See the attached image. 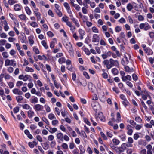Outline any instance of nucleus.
<instances>
[{"label": "nucleus", "instance_id": "obj_1", "mask_svg": "<svg viewBox=\"0 0 154 154\" xmlns=\"http://www.w3.org/2000/svg\"><path fill=\"white\" fill-rule=\"evenodd\" d=\"M104 64L106 66L107 68L109 69L114 66H118L119 65V63L117 60H114L112 59H110L109 61L106 60L103 61Z\"/></svg>", "mask_w": 154, "mask_h": 154}, {"label": "nucleus", "instance_id": "obj_2", "mask_svg": "<svg viewBox=\"0 0 154 154\" xmlns=\"http://www.w3.org/2000/svg\"><path fill=\"white\" fill-rule=\"evenodd\" d=\"M16 65V63L15 61L13 60H10L6 59L5 61V66H12L14 67Z\"/></svg>", "mask_w": 154, "mask_h": 154}, {"label": "nucleus", "instance_id": "obj_3", "mask_svg": "<svg viewBox=\"0 0 154 154\" xmlns=\"http://www.w3.org/2000/svg\"><path fill=\"white\" fill-rule=\"evenodd\" d=\"M63 44L69 53L72 52L73 51L72 47L70 42H63Z\"/></svg>", "mask_w": 154, "mask_h": 154}, {"label": "nucleus", "instance_id": "obj_4", "mask_svg": "<svg viewBox=\"0 0 154 154\" xmlns=\"http://www.w3.org/2000/svg\"><path fill=\"white\" fill-rule=\"evenodd\" d=\"M96 95L94 94L93 97L92 98V101L91 102V105L92 108L96 112Z\"/></svg>", "mask_w": 154, "mask_h": 154}, {"label": "nucleus", "instance_id": "obj_5", "mask_svg": "<svg viewBox=\"0 0 154 154\" xmlns=\"http://www.w3.org/2000/svg\"><path fill=\"white\" fill-rule=\"evenodd\" d=\"M30 77V76L26 74L24 75L21 74L19 76L18 78L20 80H22L24 81H26L29 79Z\"/></svg>", "mask_w": 154, "mask_h": 154}, {"label": "nucleus", "instance_id": "obj_6", "mask_svg": "<svg viewBox=\"0 0 154 154\" xmlns=\"http://www.w3.org/2000/svg\"><path fill=\"white\" fill-rule=\"evenodd\" d=\"M33 108L36 111H40L43 110L44 107L40 104H37L34 106Z\"/></svg>", "mask_w": 154, "mask_h": 154}, {"label": "nucleus", "instance_id": "obj_7", "mask_svg": "<svg viewBox=\"0 0 154 154\" xmlns=\"http://www.w3.org/2000/svg\"><path fill=\"white\" fill-rule=\"evenodd\" d=\"M88 87L89 90H90L92 92L94 93L96 91V87L91 82L89 83L88 84Z\"/></svg>", "mask_w": 154, "mask_h": 154}, {"label": "nucleus", "instance_id": "obj_8", "mask_svg": "<svg viewBox=\"0 0 154 154\" xmlns=\"http://www.w3.org/2000/svg\"><path fill=\"white\" fill-rule=\"evenodd\" d=\"M57 137V140L58 141H63V135L61 132H60L57 133L56 134Z\"/></svg>", "mask_w": 154, "mask_h": 154}, {"label": "nucleus", "instance_id": "obj_9", "mask_svg": "<svg viewBox=\"0 0 154 154\" xmlns=\"http://www.w3.org/2000/svg\"><path fill=\"white\" fill-rule=\"evenodd\" d=\"M71 19L76 26L77 27H80V24L78 20L77 19L74 17H73L72 16L71 17Z\"/></svg>", "mask_w": 154, "mask_h": 154}, {"label": "nucleus", "instance_id": "obj_10", "mask_svg": "<svg viewBox=\"0 0 154 154\" xmlns=\"http://www.w3.org/2000/svg\"><path fill=\"white\" fill-rule=\"evenodd\" d=\"M127 147H128V146L126 144V143H123L122 144L121 146L118 148V149L119 151L123 152Z\"/></svg>", "mask_w": 154, "mask_h": 154}, {"label": "nucleus", "instance_id": "obj_11", "mask_svg": "<svg viewBox=\"0 0 154 154\" xmlns=\"http://www.w3.org/2000/svg\"><path fill=\"white\" fill-rule=\"evenodd\" d=\"M1 23L2 24L4 25V28L5 31H8L9 29V27L8 25V23L6 20H2L1 21Z\"/></svg>", "mask_w": 154, "mask_h": 154}, {"label": "nucleus", "instance_id": "obj_12", "mask_svg": "<svg viewBox=\"0 0 154 154\" xmlns=\"http://www.w3.org/2000/svg\"><path fill=\"white\" fill-rule=\"evenodd\" d=\"M34 37L33 35H31L28 37L29 43L31 46H32L34 43Z\"/></svg>", "mask_w": 154, "mask_h": 154}, {"label": "nucleus", "instance_id": "obj_13", "mask_svg": "<svg viewBox=\"0 0 154 154\" xmlns=\"http://www.w3.org/2000/svg\"><path fill=\"white\" fill-rule=\"evenodd\" d=\"M13 93L15 94L21 95L23 94V93L19 89L14 88L12 90Z\"/></svg>", "mask_w": 154, "mask_h": 154}, {"label": "nucleus", "instance_id": "obj_14", "mask_svg": "<svg viewBox=\"0 0 154 154\" xmlns=\"http://www.w3.org/2000/svg\"><path fill=\"white\" fill-rule=\"evenodd\" d=\"M128 142L126 143L128 146V147H132L133 146L132 143H133L134 141L133 139L131 137H129L128 139Z\"/></svg>", "mask_w": 154, "mask_h": 154}, {"label": "nucleus", "instance_id": "obj_15", "mask_svg": "<svg viewBox=\"0 0 154 154\" xmlns=\"http://www.w3.org/2000/svg\"><path fill=\"white\" fill-rule=\"evenodd\" d=\"M19 38L22 43H26V37L24 34H21L19 37Z\"/></svg>", "mask_w": 154, "mask_h": 154}, {"label": "nucleus", "instance_id": "obj_16", "mask_svg": "<svg viewBox=\"0 0 154 154\" xmlns=\"http://www.w3.org/2000/svg\"><path fill=\"white\" fill-rule=\"evenodd\" d=\"M62 21L65 22L67 25L71 22L69 21V18L66 15L64 16L62 18Z\"/></svg>", "mask_w": 154, "mask_h": 154}, {"label": "nucleus", "instance_id": "obj_17", "mask_svg": "<svg viewBox=\"0 0 154 154\" xmlns=\"http://www.w3.org/2000/svg\"><path fill=\"white\" fill-rule=\"evenodd\" d=\"M97 117L99 118L102 121L104 122L106 121L105 117L104 116L103 113L101 112L98 113Z\"/></svg>", "mask_w": 154, "mask_h": 154}, {"label": "nucleus", "instance_id": "obj_18", "mask_svg": "<svg viewBox=\"0 0 154 154\" xmlns=\"http://www.w3.org/2000/svg\"><path fill=\"white\" fill-rule=\"evenodd\" d=\"M35 113L32 109H29L27 112L28 116L29 118H32L34 116Z\"/></svg>", "mask_w": 154, "mask_h": 154}, {"label": "nucleus", "instance_id": "obj_19", "mask_svg": "<svg viewBox=\"0 0 154 154\" xmlns=\"http://www.w3.org/2000/svg\"><path fill=\"white\" fill-rule=\"evenodd\" d=\"M112 54V53L111 51H109L105 54H102V57L103 59H104L108 58V57L111 56Z\"/></svg>", "mask_w": 154, "mask_h": 154}, {"label": "nucleus", "instance_id": "obj_20", "mask_svg": "<svg viewBox=\"0 0 154 154\" xmlns=\"http://www.w3.org/2000/svg\"><path fill=\"white\" fill-rule=\"evenodd\" d=\"M67 26L70 27V30L72 32V33H74V32H75V30L76 28L75 26L72 24V23L71 22L68 24Z\"/></svg>", "mask_w": 154, "mask_h": 154}, {"label": "nucleus", "instance_id": "obj_21", "mask_svg": "<svg viewBox=\"0 0 154 154\" xmlns=\"http://www.w3.org/2000/svg\"><path fill=\"white\" fill-rule=\"evenodd\" d=\"M78 32L79 34L80 39H82L83 38V36L85 34V31L81 29H79L78 30Z\"/></svg>", "mask_w": 154, "mask_h": 154}, {"label": "nucleus", "instance_id": "obj_22", "mask_svg": "<svg viewBox=\"0 0 154 154\" xmlns=\"http://www.w3.org/2000/svg\"><path fill=\"white\" fill-rule=\"evenodd\" d=\"M22 8V6L18 4H16L14 6V9L15 11H20Z\"/></svg>", "mask_w": 154, "mask_h": 154}, {"label": "nucleus", "instance_id": "obj_23", "mask_svg": "<svg viewBox=\"0 0 154 154\" xmlns=\"http://www.w3.org/2000/svg\"><path fill=\"white\" fill-rule=\"evenodd\" d=\"M22 108L24 109L28 110L32 109V107L28 104L25 103L22 105Z\"/></svg>", "mask_w": 154, "mask_h": 154}, {"label": "nucleus", "instance_id": "obj_24", "mask_svg": "<svg viewBox=\"0 0 154 154\" xmlns=\"http://www.w3.org/2000/svg\"><path fill=\"white\" fill-rule=\"evenodd\" d=\"M124 69L125 71L128 73L132 72L134 71L133 68H130L129 66H125Z\"/></svg>", "mask_w": 154, "mask_h": 154}, {"label": "nucleus", "instance_id": "obj_25", "mask_svg": "<svg viewBox=\"0 0 154 154\" xmlns=\"http://www.w3.org/2000/svg\"><path fill=\"white\" fill-rule=\"evenodd\" d=\"M121 78L122 80L123 81H125L127 80L129 81H131V76L129 75H128L126 76H125L124 77H122Z\"/></svg>", "mask_w": 154, "mask_h": 154}, {"label": "nucleus", "instance_id": "obj_26", "mask_svg": "<svg viewBox=\"0 0 154 154\" xmlns=\"http://www.w3.org/2000/svg\"><path fill=\"white\" fill-rule=\"evenodd\" d=\"M30 101L32 103H37L38 102V99L36 97L34 96L30 100Z\"/></svg>", "mask_w": 154, "mask_h": 154}, {"label": "nucleus", "instance_id": "obj_27", "mask_svg": "<svg viewBox=\"0 0 154 154\" xmlns=\"http://www.w3.org/2000/svg\"><path fill=\"white\" fill-rule=\"evenodd\" d=\"M18 17L22 20L26 21L27 19L25 14H22L18 15Z\"/></svg>", "mask_w": 154, "mask_h": 154}, {"label": "nucleus", "instance_id": "obj_28", "mask_svg": "<svg viewBox=\"0 0 154 154\" xmlns=\"http://www.w3.org/2000/svg\"><path fill=\"white\" fill-rule=\"evenodd\" d=\"M25 11L28 15H30L32 14V11L30 8L27 6H26L25 7Z\"/></svg>", "mask_w": 154, "mask_h": 154}, {"label": "nucleus", "instance_id": "obj_29", "mask_svg": "<svg viewBox=\"0 0 154 154\" xmlns=\"http://www.w3.org/2000/svg\"><path fill=\"white\" fill-rule=\"evenodd\" d=\"M66 60L64 57H61L58 60V62L60 64H62L65 63Z\"/></svg>", "mask_w": 154, "mask_h": 154}, {"label": "nucleus", "instance_id": "obj_30", "mask_svg": "<svg viewBox=\"0 0 154 154\" xmlns=\"http://www.w3.org/2000/svg\"><path fill=\"white\" fill-rule=\"evenodd\" d=\"M30 5L32 8H33L34 10H38V9L36 8V5L34 2L32 0L30 1Z\"/></svg>", "mask_w": 154, "mask_h": 154}, {"label": "nucleus", "instance_id": "obj_31", "mask_svg": "<svg viewBox=\"0 0 154 154\" xmlns=\"http://www.w3.org/2000/svg\"><path fill=\"white\" fill-rule=\"evenodd\" d=\"M16 99L17 102L20 103L21 102V101L23 100V97L22 96L19 95L17 96Z\"/></svg>", "mask_w": 154, "mask_h": 154}, {"label": "nucleus", "instance_id": "obj_32", "mask_svg": "<svg viewBox=\"0 0 154 154\" xmlns=\"http://www.w3.org/2000/svg\"><path fill=\"white\" fill-rule=\"evenodd\" d=\"M49 132L51 134H53L56 132L57 131V129L56 128H49V130H48Z\"/></svg>", "mask_w": 154, "mask_h": 154}, {"label": "nucleus", "instance_id": "obj_33", "mask_svg": "<svg viewBox=\"0 0 154 154\" xmlns=\"http://www.w3.org/2000/svg\"><path fill=\"white\" fill-rule=\"evenodd\" d=\"M30 25L33 28H36L38 26V23L35 21L31 22L30 23Z\"/></svg>", "mask_w": 154, "mask_h": 154}, {"label": "nucleus", "instance_id": "obj_34", "mask_svg": "<svg viewBox=\"0 0 154 154\" xmlns=\"http://www.w3.org/2000/svg\"><path fill=\"white\" fill-rule=\"evenodd\" d=\"M125 61L124 60H122L121 63L122 65L124 66H125L126 65L128 64L129 61L128 60V58L127 57H125Z\"/></svg>", "mask_w": 154, "mask_h": 154}, {"label": "nucleus", "instance_id": "obj_35", "mask_svg": "<svg viewBox=\"0 0 154 154\" xmlns=\"http://www.w3.org/2000/svg\"><path fill=\"white\" fill-rule=\"evenodd\" d=\"M54 83L55 86L57 89H58L60 88V89H62V87L61 86V85L60 83H58L57 81H54Z\"/></svg>", "mask_w": 154, "mask_h": 154}, {"label": "nucleus", "instance_id": "obj_36", "mask_svg": "<svg viewBox=\"0 0 154 154\" xmlns=\"http://www.w3.org/2000/svg\"><path fill=\"white\" fill-rule=\"evenodd\" d=\"M4 77L6 80H8L12 79H13V78L8 74H5L4 75Z\"/></svg>", "mask_w": 154, "mask_h": 154}, {"label": "nucleus", "instance_id": "obj_37", "mask_svg": "<svg viewBox=\"0 0 154 154\" xmlns=\"http://www.w3.org/2000/svg\"><path fill=\"white\" fill-rule=\"evenodd\" d=\"M48 117L49 119L51 120L55 119L56 118L55 115L52 113H50L49 114L48 116Z\"/></svg>", "mask_w": 154, "mask_h": 154}, {"label": "nucleus", "instance_id": "obj_38", "mask_svg": "<svg viewBox=\"0 0 154 154\" xmlns=\"http://www.w3.org/2000/svg\"><path fill=\"white\" fill-rule=\"evenodd\" d=\"M57 42L56 40L55 39H53V41L51 42L50 44V47L51 48H53L54 47L55 43Z\"/></svg>", "mask_w": 154, "mask_h": 154}, {"label": "nucleus", "instance_id": "obj_39", "mask_svg": "<svg viewBox=\"0 0 154 154\" xmlns=\"http://www.w3.org/2000/svg\"><path fill=\"white\" fill-rule=\"evenodd\" d=\"M42 45L44 46L46 49H48V47L47 45V43L45 40H42L41 42Z\"/></svg>", "mask_w": 154, "mask_h": 154}, {"label": "nucleus", "instance_id": "obj_40", "mask_svg": "<svg viewBox=\"0 0 154 154\" xmlns=\"http://www.w3.org/2000/svg\"><path fill=\"white\" fill-rule=\"evenodd\" d=\"M25 71L26 72H34V69L31 67H29L28 66H27L26 67L25 70Z\"/></svg>", "mask_w": 154, "mask_h": 154}, {"label": "nucleus", "instance_id": "obj_41", "mask_svg": "<svg viewBox=\"0 0 154 154\" xmlns=\"http://www.w3.org/2000/svg\"><path fill=\"white\" fill-rule=\"evenodd\" d=\"M79 148L80 150V154H83L85 152V149L81 145H80L79 147Z\"/></svg>", "mask_w": 154, "mask_h": 154}, {"label": "nucleus", "instance_id": "obj_42", "mask_svg": "<svg viewBox=\"0 0 154 154\" xmlns=\"http://www.w3.org/2000/svg\"><path fill=\"white\" fill-rule=\"evenodd\" d=\"M44 108L47 112H51V108L47 104L45 105Z\"/></svg>", "mask_w": 154, "mask_h": 154}, {"label": "nucleus", "instance_id": "obj_43", "mask_svg": "<svg viewBox=\"0 0 154 154\" xmlns=\"http://www.w3.org/2000/svg\"><path fill=\"white\" fill-rule=\"evenodd\" d=\"M33 51L37 54H38L40 52L38 48L36 46H34L33 47Z\"/></svg>", "mask_w": 154, "mask_h": 154}, {"label": "nucleus", "instance_id": "obj_44", "mask_svg": "<svg viewBox=\"0 0 154 154\" xmlns=\"http://www.w3.org/2000/svg\"><path fill=\"white\" fill-rule=\"evenodd\" d=\"M112 142L115 145H118L120 143V141L118 139L114 138L112 139Z\"/></svg>", "mask_w": 154, "mask_h": 154}, {"label": "nucleus", "instance_id": "obj_45", "mask_svg": "<svg viewBox=\"0 0 154 154\" xmlns=\"http://www.w3.org/2000/svg\"><path fill=\"white\" fill-rule=\"evenodd\" d=\"M82 49L87 55H89L90 54V52L87 48L84 47L82 48Z\"/></svg>", "mask_w": 154, "mask_h": 154}, {"label": "nucleus", "instance_id": "obj_46", "mask_svg": "<svg viewBox=\"0 0 154 154\" xmlns=\"http://www.w3.org/2000/svg\"><path fill=\"white\" fill-rule=\"evenodd\" d=\"M133 8V5L131 3H128L127 4V8L129 11H131Z\"/></svg>", "mask_w": 154, "mask_h": 154}, {"label": "nucleus", "instance_id": "obj_47", "mask_svg": "<svg viewBox=\"0 0 154 154\" xmlns=\"http://www.w3.org/2000/svg\"><path fill=\"white\" fill-rule=\"evenodd\" d=\"M112 72L114 75H116L118 74L119 71L116 68H114L112 69Z\"/></svg>", "mask_w": 154, "mask_h": 154}, {"label": "nucleus", "instance_id": "obj_48", "mask_svg": "<svg viewBox=\"0 0 154 154\" xmlns=\"http://www.w3.org/2000/svg\"><path fill=\"white\" fill-rule=\"evenodd\" d=\"M2 55L4 58H8L9 56L8 53L6 51L2 52Z\"/></svg>", "mask_w": 154, "mask_h": 154}, {"label": "nucleus", "instance_id": "obj_49", "mask_svg": "<svg viewBox=\"0 0 154 154\" xmlns=\"http://www.w3.org/2000/svg\"><path fill=\"white\" fill-rule=\"evenodd\" d=\"M38 10H34L33 12L34 14H35L36 17H39V16H40L41 15V14L40 12L38 11Z\"/></svg>", "mask_w": 154, "mask_h": 154}, {"label": "nucleus", "instance_id": "obj_50", "mask_svg": "<svg viewBox=\"0 0 154 154\" xmlns=\"http://www.w3.org/2000/svg\"><path fill=\"white\" fill-rule=\"evenodd\" d=\"M119 137L121 138L122 141H125L126 140V135L125 134H121Z\"/></svg>", "mask_w": 154, "mask_h": 154}, {"label": "nucleus", "instance_id": "obj_51", "mask_svg": "<svg viewBox=\"0 0 154 154\" xmlns=\"http://www.w3.org/2000/svg\"><path fill=\"white\" fill-rule=\"evenodd\" d=\"M51 123L53 126H56L59 123V122L57 120L55 119L53 120Z\"/></svg>", "mask_w": 154, "mask_h": 154}, {"label": "nucleus", "instance_id": "obj_52", "mask_svg": "<svg viewBox=\"0 0 154 154\" xmlns=\"http://www.w3.org/2000/svg\"><path fill=\"white\" fill-rule=\"evenodd\" d=\"M35 85L39 87H41L43 85L42 83L39 80H38L36 81V83L35 84Z\"/></svg>", "mask_w": 154, "mask_h": 154}, {"label": "nucleus", "instance_id": "obj_53", "mask_svg": "<svg viewBox=\"0 0 154 154\" xmlns=\"http://www.w3.org/2000/svg\"><path fill=\"white\" fill-rule=\"evenodd\" d=\"M33 134L36 135L37 134H39L41 133V130L39 129H37L35 131H33Z\"/></svg>", "mask_w": 154, "mask_h": 154}, {"label": "nucleus", "instance_id": "obj_54", "mask_svg": "<svg viewBox=\"0 0 154 154\" xmlns=\"http://www.w3.org/2000/svg\"><path fill=\"white\" fill-rule=\"evenodd\" d=\"M42 120L48 125H49L50 124L49 122L48 119L45 117H42Z\"/></svg>", "mask_w": 154, "mask_h": 154}, {"label": "nucleus", "instance_id": "obj_55", "mask_svg": "<svg viewBox=\"0 0 154 154\" xmlns=\"http://www.w3.org/2000/svg\"><path fill=\"white\" fill-rule=\"evenodd\" d=\"M66 10L67 12L69 15V16L70 17L73 16L72 14V12L71 10V9L70 8L66 9Z\"/></svg>", "mask_w": 154, "mask_h": 154}, {"label": "nucleus", "instance_id": "obj_56", "mask_svg": "<svg viewBox=\"0 0 154 154\" xmlns=\"http://www.w3.org/2000/svg\"><path fill=\"white\" fill-rule=\"evenodd\" d=\"M55 12L59 17H61L62 16L63 14L60 11V10L56 11H55Z\"/></svg>", "mask_w": 154, "mask_h": 154}, {"label": "nucleus", "instance_id": "obj_57", "mask_svg": "<svg viewBox=\"0 0 154 154\" xmlns=\"http://www.w3.org/2000/svg\"><path fill=\"white\" fill-rule=\"evenodd\" d=\"M150 28V26L149 25V24L148 23H145V27L144 28V30L145 31H146L149 30Z\"/></svg>", "mask_w": 154, "mask_h": 154}, {"label": "nucleus", "instance_id": "obj_58", "mask_svg": "<svg viewBox=\"0 0 154 154\" xmlns=\"http://www.w3.org/2000/svg\"><path fill=\"white\" fill-rule=\"evenodd\" d=\"M30 128L33 131L36 129L37 126L35 125L31 124L30 126Z\"/></svg>", "mask_w": 154, "mask_h": 154}, {"label": "nucleus", "instance_id": "obj_59", "mask_svg": "<svg viewBox=\"0 0 154 154\" xmlns=\"http://www.w3.org/2000/svg\"><path fill=\"white\" fill-rule=\"evenodd\" d=\"M55 9H54L55 11L57 10H60V7L59 5L57 4H55L54 5Z\"/></svg>", "mask_w": 154, "mask_h": 154}, {"label": "nucleus", "instance_id": "obj_60", "mask_svg": "<svg viewBox=\"0 0 154 154\" xmlns=\"http://www.w3.org/2000/svg\"><path fill=\"white\" fill-rule=\"evenodd\" d=\"M48 14L49 15L51 16L52 17H53L54 16V14L52 11L50 9L48 10Z\"/></svg>", "mask_w": 154, "mask_h": 154}, {"label": "nucleus", "instance_id": "obj_61", "mask_svg": "<svg viewBox=\"0 0 154 154\" xmlns=\"http://www.w3.org/2000/svg\"><path fill=\"white\" fill-rule=\"evenodd\" d=\"M45 67L48 72H51V71L52 70L51 67L49 65L46 64L45 65Z\"/></svg>", "mask_w": 154, "mask_h": 154}, {"label": "nucleus", "instance_id": "obj_62", "mask_svg": "<svg viewBox=\"0 0 154 154\" xmlns=\"http://www.w3.org/2000/svg\"><path fill=\"white\" fill-rule=\"evenodd\" d=\"M61 146L63 149H68V145L65 143H62Z\"/></svg>", "mask_w": 154, "mask_h": 154}, {"label": "nucleus", "instance_id": "obj_63", "mask_svg": "<svg viewBox=\"0 0 154 154\" xmlns=\"http://www.w3.org/2000/svg\"><path fill=\"white\" fill-rule=\"evenodd\" d=\"M16 3V1L15 0H9L8 1V4L11 5Z\"/></svg>", "mask_w": 154, "mask_h": 154}, {"label": "nucleus", "instance_id": "obj_64", "mask_svg": "<svg viewBox=\"0 0 154 154\" xmlns=\"http://www.w3.org/2000/svg\"><path fill=\"white\" fill-rule=\"evenodd\" d=\"M122 29V28L119 26H117L115 28V31L117 32H119Z\"/></svg>", "mask_w": 154, "mask_h": 154}]
</instances>
